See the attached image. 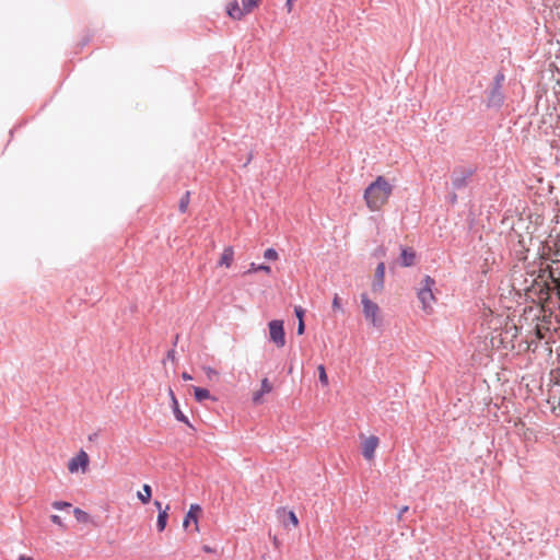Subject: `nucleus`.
<instances>
[{
  "instance_id": "f257e3e1",
  "label": "nucleus",
  "mask_w": 560,
  "mask_h": 560,
  "mask_svg": "<svg viewBox=\"0 0 560 560\" xmlns=\"http://www.w3.org/2000/svg\"><path fill=\"white\" fill-rule=\"evenodd\" d=\"M394 184L385 176H377L364 190L363 199L370 211H380L393 195Z\"/></svg>"
},
{
  "instance_id": "f03ea898",
  "label": "nucleus",
  "mask_w": 560,
  "mask_h": 560,
  "mask_svg": "<svg viewBox=\"0 0 560 560\" xmlns=\"http://www.w3.org/2000/svg\"><path fill=\"white\" fill-rule=\"evenodd\" d=\"M362 312L364 318L373 326L380 327L382 325V311L377 303L373 302L368 293L363 292L361 295Z\"/></svg>"
},
{
  "instance_id": "7ed1b4c3",
  "label": "nucleus",
  "mask_w": 560,
  "mask_h": 560,
  "mask_svg": "<svg viewBox=\"0 0 560 560\" xmlns=\"http://www.w3.org/2000/svg\"><path fill=\"white\" fill-rule=\"evenodd\" d=\"M242 7L236 0L231 1L226 5L228 15L236 21L242 20L245 15L252 13L256 8L259 7L261 0H241Z\"/></svg>"
},
{
  "instance_id": "20e7f679",
  "label": "nucleus",
  "mask_w": 560,
  "mask_h": 560,
  "mask_svg": "<svg viewBox=\"0 0 560 560\" xmlns=\"http://www.w3.org/2000/svg\"><path fill=\"white\" fill-rule=\"evenodd\" d=\"M434 284L435 281L430 276H425L421 282V288L418 291V299L425 313L432 312V305L435 302V296L432 291Z\"/></svg>"
},
{
  "instance_id": "39448f33",
  "label": "nucleus",
  "mask_w": 560,
  "mask_h": 560,
  "mask_svg": "<svg viewBox=\"0 0 560 560\" xmlns=\"http://www.w3.org/2000/svg\"><path fill=\"white\" fill-rule=\"evenodd\" d=\"M269 338L278 347L282 348L285 345V332L283 328V322L280 319H273L268 324Z\"/></svg>"
},
{
  "instance_id": "423d86ee",
  "label": "nucleus",
  "mask_w": 560,
  "mask_h": 560,
  "mask_svg": "<svg viewBox=\"0 0 560 560\" xmlns=\"http://www.w3.org/2000/svg\"><path fill=\"white\" fill-rule=\"evenodd\" d=\"M90 464V457L88 453L83 450L79 451L75 456L70 458L68 462V470L71 474H77L81 471L82 474L86 472Z\"/></svg>"
},
{
  "instance_id": "0eeeda50",
  "label": "nucleus",
  "mask_w": 560,
  "mask_h": 560,
  "mask_svg": "<svg viewBox=\"0 0 560 560\" xmlns=\"http://www.w3.org/2000/svg\"><path fill=\"white\" fill-rule=\"evenodd\" d=\"M503 320L504 318L501 315H495L491 310H486L482 314L481 325L489 330L495 331L501 327Z\"/></svg>"
},
{
  "instance_id": "6e6552de",
  "label": "nucleus",
  "mask_w": 560,
  "mask_h": 560,
  "mask_svg": "<svg viewBox=\"0 0 560 560\" xmlns=\"http://www.w3.org/2000/svg\"><path fill=\"white\" fill-rule=\"evenodd\" d=\"M378 444L380 440L375 435L364 438L362 441V455L366 460H372L374 458Z\"/></svg>"
},
{
  "instance_id": "1a4fd4ad",
  "label": "nucleus",
  "mask_w": 560,
  "mask_h": 560,
  "mask_svg": "<svg viewBox=\"0 0 560 560\" xmlns=\"http://www.w3.org/2000/svg\"><path fill=\"white\" fill-rule=\"evenodd\" d=\"M385 278V264L380 262L375 269L374 279L371 284V290L374 294H381L384 290Z\"/></svg>"
},
{
  "instance_id": "9d476101",
  "label": "nucleus",
  "mask_w": 560,
  "mask_h": 560,
  "mask_svg": "<svg viewBox=\"0 0 560 560\" xmlns=\"http://www.w3.org/2000/svg\"><path fill=\"white\" fill-rule=\"evenodd\" d=\"M272 390V384L269 382L267 377L261 381V388L253 394V402L255 405H259L262 402V397L265 394H269Z\"/></svg>"
},
{
  "instance_id": "9b49d317",
  "label": "nucleus",
  "mask_w": 560,
  "mask_h": 560,
  "mask_svg": "<svg viewBox=\"0 0 560 560\" xmlns=\"http://www.w3.org/2000/svg\"><path fill=\"white\" fill-rule=\"evenodd\" d=\"M470 172H454L452 175V185L455 189H462L467 185Z\"/></svg>"
},
{
  "instance_id": "f8f14e48",
  "label": "nucleus",
  "mask_w": 560,
  "mask_h": 560,
  "mask_svg": "<svg viewBox=\"0 0 560 560\" xmlns=\"http://www.w3.org/2000/svg\"><path fill=\"white\" fill-rule=\"evenodd\" d=\"M200 512H201L200 505L191 504L188 513L186 514V516L184 518L183 526L187 527L189 525V522L194 521L196 524V530H198L197 522H198V515L200 514Z\"/></svg>"
},
{
  "instance_id": "ddd939ff",
  "label": "nucleus",
  "mask_w": 560,
  "mask_h": 560,
  "mask_svg": "<svg viewBox=\"0 0 560 560\" xmlns=\"http://www.w3.org/2000/svg\"><path fill=\"white\" fill-rule=\"evenodd\" d=\"M234 260V249L232 246H226L219 259V266L230 268L232 266V262Z\"/></svg>"
},
{
  "instance_id": "4468645a",
  "label": "nucleus",
  "mask_w": 560,
  "mask_h": 560,
  "mask_svg": "<svg viewBox=\"0 0 560 560\" xmlns=\"http://www.w3.org/2000/svg\"><path fill=\"white\" fill-rule=\"evenodd\" d=\"M416 252L412 248H402L400 254V265L402 267H410L415 264Z\"/></svg>"
},
{
  "instance_id": "2eb2a0df",
  "label": "nucleus",
  "mask_w": 560,
  "mask_h": 560,
  "mask_svg": "<svg viewBox=\"0 0 560 560\" xmlns=\"http://www.w3.org/2000/svg\"><path fill=\"white\" fill-rule=\"evenodd\" d=\"M172 409L174 412V416L176 420L184 422L188 427L192 428V424L189 422L188 418L183 413V411L179 409L178 400L174 399V402H172Z\"/></svg>"
},
{
  "instance_id": "dca6fc26",
  "label": "nucleus",
  "mask_w": 560,
  "mask_h": 560,
  "mask_svg": "<svg viewBox=\"0 0 560 560\" xmlns=\"http://www.w3.org/2000/svg\"><path fill=\"white\" fill-rule=\"evenodd\" d=\"M137 498L143 504H148L152 498V488L149 485H143L142 490L137 492Z\"/></svg>"
},
{
  "instance_id": "f3484780",
  "label": "nucleus",
  "mask_w": 560,
  "mask_h": 560,
  "mask_svg": "<svg viewBox=\"0 0 560 560\" xmlns=\"http://www.w3.org/2000/svg\"><path fill=\"white\" fill-rule=\"evenodd\" d=\"M192 390H194V396H195L196 400L199 402L211 398L210 392L206 388L192 386Z\"/></svg>"
},
{
  "instance_id": "a211bd4d",
  "label": "nucleus",
  "mask_w": 560,
  "mask_h": 560,
  "mask_svg": "<svg viewBox=\"0 0 560 560\" xmlns=\"http://www.w3.org/2000/svg\"><path fill=\"white\" fill-rule=\"evenodd\" d=\"M167 511H168V505L166 506L165 510L159 512L158 522H156L159 532H163L166 527V522H167V516H168Z\"/></svg>"
},
{
  "instance_id": "6ab92c4d",
  "label": "nucleus",
  "mask_w": 560,
  "mask_h": 560,
  "mask_svg": "<svg viewBox=\"0 0 560 560\" xmlns=\"http://www.w3.org/2000/svg\"><path fill=\"white\" fill-rule=\"evenodd\" d=\"M256 271H264L266 273H270L271 268L267 265H256L255 262H252L249 265V269L245 273L249 275V273L256 272Z\"/></svg>"
},
{
  "instance_id": "aec40b11",
  "label": "nucleus",
  "mask_w": 560,
  "mask_h": 560,
  "mask_svg": "<svg viewBox=\"0 0 560 560\" xmlns=\"http://www.w3.org/2000/svg\"><path fill=\"white\" fill-rule=\"evenodd\" d=\"M317 371H318V378H319V382L322 383V385L328 386L329 381H328V376H327L325 366L323 364L318 365Z\"/></svg>"
},
{
  "instance_id": "412c9836",
  "label": "nucleus",
  "mask_w": 560,
  "mask_h": 560,
  "mask_svg": "<svg viewBox=\"0 0 560 560\" xmlns=\"http://www.w3.org/2000/svg\"><path fill=\"white\" fill-rule=\"evenodd\" d=\"M188 205H189V191H187L179 200V205H178V208H179V211L182 213L186 212L187 211V208H188Z\"/></svg>"
},
{
  "instance_id": "4be33fe9",
  "label": "nucleus",
  "mask_w": 560,
  "mask_h": 560,
  "mask_svg": "<svg viewBox=\"0 0 560 560\" xmlns=\"http://www.w3.org/2000/svg\"><path fill=\"white\" fill-rule=\"evenodd\" d=\"M264 257L268 260H277L279 256L273 248H268L265 250Z\"/></svg>"
},
{
  "instance_id": "5701e85b",
  "label": "nucleus",
  "mask_w": 560,
  "mask_h": 560,
  "mask_svg": "<svg viewBox=\"0 0 560 560\" xmlns=\"http://www.w3.org/2000/svg\"><path fill=\"white\" fill-rule=\"evenodd\" d=\"M73 512H74V515L78 521H81V522L88 521L89 515L84 511L77 508V509H74Z\"/></svg>"
},
{
  "instance_id": "b1692460",
  "label": "nucleus",
  "mask_w": 560,
  "mask_h": 560,
  "mask_svg": "<svg viewBox=\"0 0 560 560\" xmlns=\"http://www.w3.org/2000/svg\"><path fill=\"white\" fill-rule=\"evenodd\" d=\"M52 508H55L56 510H62V509H68L71 506V504L69 502H65V501H55L52 502Z\"/></svg>"
},
{
  "instance_id": "393cba45",
  "label": "nucleus",
  "mask_w": 560,
  "mask_h": 560,
  "mask_svg": "<svg viewBox=\"0 0 560 560\" xmlns=\"http://www.w3.org/2000/svg\"><path fill=\"white\" fill-rule=\"evenodd\" d=\"M288 517L293 527H296L299 525V520L293 511L288 512Z\"/></svg>"
},
{
  "instance_id": "a878e982",
  "label": "nucleus",
  "mask_w": 560,
  "mask_h": 560,
  "mask_svg": "<svg viewBox=\"0 0 560 560\" xmlns=\"http://www.w3.org/2000/svg\"><path fill=\"white\" fill-rule=\"evenodd\" d=\"M331 306L336 311H340L341 310L340 298L338 296V294H335V296L332 299Z\"/></svg>"
},
{
  "instance_id": "bb28decb",
  "label": "nucleus",
  "mask_w": 560,
  "mask_h": 560,
  "mask_svg": "<svg viewBox=\"0 0 560 560\" xmlns=\"http://www.w3.org/2000/svg\"><path fill=\"white\" fill-rule=\"evenodd\" d=\"M50 520H51V522H52L54 524H56V525H58V526H60V527L65 528V524H63V522H62V520L60 518V516H59V515L54 514V515H51V516H50Z\"/></svg>"
},
{
  "instance_id": "cd10ccee",
  "label": "nucleus",
  "mask_w": 560,
  "mask_h": 560,
  "mask_svg": "<svg viewBox=\"0 0 560 560\" xmlns=\"http://www.w3.org/2000/svg\"><path fill=\"white\" fill-rule=\"evenodd\" d=\"M203 370H205V372H206V375H207L210 380H211L213 376H217V375H218V372H217L214 369L210 368V366H208V368H203Z\"/></svg>"
},
{
  "instance_id": "c85d7f7f",
  "label": "nucleus",
  "mask_w": 560,
  "mask_h": 560,
  "mask_svg": "<svg viewBox=\"0 0 560 560\" xmlns=\"http://www.w3.org/2000/svg\"><path fill=\"white\" fill-rule=\"evenodd\" d=\"M304 330H305L304 319H301V322H299V325H298V334L302 335V334H304Z\"/></svg>"
},
{
  "instance_id": "c756f323",
  "label": "nucleus",
  "mask_w": 560,
  "mask_h": 560,
  "mask_svg": "<svg viewBox=\"0 0 560 560\" xmlns=\"http://www.w3.org/2000/svg\"><path fill=\"white\" fill-rule=\"evenodd\" d=\"M295 315L299 318V322H301V319H303L304 316V311L301 307H295Z\"/></svg>"
},
{
  "instance_id": "7c9ffc66",
  "label": "nucleus",
  "mask_w": 560,
  "mask_h": 560,
  "mask_svg": "<svg viewBox=\"0 0 560 560\" xmlns=\"http://www.w3.org/2000/svg\"><path fill=\"white\" fill-rule=\"evenodd\" d=\"M407 511H408V506H407V505H405V506H402V508L400 509V511H399V513H398V515H397L398 521H401V520H402V515H404Z\"/></svg>"
},
{
  "instance_id": "2f4dec72",
  "label": "nucleus",
  "mask_w": 560,
  "mask_h": 560,
  "mask_svg": "<svg viewBox=\"0 0 560 560\" xmlns=\"http://www.w3.org/2000/svg\"><path fill=\"white\" fill-rule=\"evenodd\" d=\"M293 2H294V0H287V2H285V7H287V10H288L289 13L293 9Z\"/></svg>"
},
{
  "instance_id": "473e14b6",
  "label": "nucleus",
  "mask_w": 560,
  "mask_h": 560,
  "mask_svg": "<svg viewBox=\"0 0 560 560\" xmlns=\"http://www.w3.org/2000/svg\"><path fill=\"white\" fill-rule=\"evenodd\" d=\"M167 393H168V397L171 398V401L174 402V399H177V398L171 387H168Z\"/></svg>"
},
{
  "instance_id": "72a5a7b5",
  "label": "nucleus",
  "mask_w": 560,
  "mask_h": 560,
  "mask_svg": "<svg viewBox=\"0 0 560 560\" xmlns=\"http://www.w3.org/2000/svg\"><path fill=\"white\" fill-rule=\"evenodd\" d=\"M182 377H183V380H184V381H190V380H192L191 375H190V374H188L187 372H184V373L182 374Z\"/></svg>"
},
{
  "instance_id": "f704fd0d",
  "label": "nucleus",
  "mask_w": 560,
  "mask_h": 560,
  "mask_svg": "<svg viewBox=\"0 0 560 560\" xmlns=\"http://www.w3.org/2000/svg\"><path fill=\"white\" fill-rule=\"evenodd\" d=\"M495 95L498 96V102H500L502 97H501V95H500V93H499V90H498V89H495V90L493 91V97H494Z\"/></svg>"
},
{
  "instance_id": "c9c22d12",
  "label": "nucleus",
  "mask_w": 560,
  "mask_h": 560,
  "mask_svg": "<svg viewBox=\"0 0 560 560\" xmlns=\"http://www.w3.org/2000/svg\"><path fill=\"white\" fill-rule=\"evenodd\" d=\"M19 560H33V558L22 555V556H20Z\"/></svg>"
},
{
  "instance_id": "e433bc0d",
  "label": "nucleus",
  "mask_w": 560,
  "mask_h": 560,
  "mask_svg": "<svg viewBox=\"0 0 560 560\" xmlns=\"http://www.w3.org/2000/svg\"><path fill=\"white\" fill-rule=\"evenodd\" d=\"M154 505H155V508H156L159 511H162V510H161V508H162L161 502L155 501V502H154Z\"/></svg>"
},
{
  "instance_id": "4c0bfd02",
  "label": "nucleus",
  "mask_w": 560,
  "mask_h": 560,
  "mask_svg": "<svg viewBox=\"0 0 560 560\" xmlns=\"http://www.w3.org/2000/svg\"><path fill=\"white\" fill-rule=\"evenodd\" d=\"M451 201L452 203H455L457 201V196L455 194L451 197Z\"/></svg>"
},
{
  "instance_id": "58836bf2",
  "label": "nucleus",
  "mask_w": 560,
  "mask_h": 560,
  "mask_svg": "<svg viewBox=\"0 0 560 560\" xmlns=\"http://www.w3.org/2000/svg\"><path fill=\"white\" fill-rule=\"evenodd\" d=\"M503 79H504V75H503V74H500V75L497 78L498 83L500 82V80H503Z\"/></svg>"
}]
</instances>
